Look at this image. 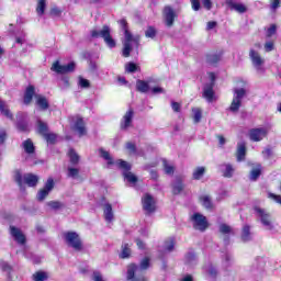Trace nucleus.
<instances>
[{
	"label": "nucleus",
	"mask_w": 281,
	"mask_h": 281,
	"mask_svg": "<svg viewBox=\"0 0 281 281\" xmlns=\"http://www.w3.org/2000/svg\"><path fill=\"white\" fill-rule=\"evenodd\" d=\"M123 32H124V41H123V56L124 58H128L131 56V52H133V47L136 49L139 48V35L133 36L128 31V23H126L125 19L119 21Z\"/></svg>",
	"instance_id": "nucleus-1"
},
{
	"label": "nucleus",
	"mask_w": 281,
	"mask_h": 281,
	"mask_svg": "<svg viewBox=\"0 0 281 281\" xmlns=\"http://www.w3.org/2000/svg\"><path fill=\"white\" fill-rule=\"evenodd\" d=\"M91 38H103L105 45L110 47V49H113V47L116 46L115 41L111 36V27L109 25H104L102 30H92L90 32Z\"/></svg>",
	"instance_id": "nucleus-2"
},
{
	"label": "nucleus",
	"mask_w": 281,
	"mask_h": 281,
	"mask_svg": "<svg viewBox=\"0 0 281 281\" xmlns=\"http://www.w3.org/2000/svg\"><path fill=\"white\" fill-rule=\"evenodd\" d=\"M14 180L16 181L20 190H23V186L26 184L29 188H35L38 183V176L33 173H25L22 176L21 171H15Z\"/></svg>",
	"instance_id": "nucleus-3"
},
{
	"label": "nucleus",
	"mask_w": 281,
	"mask_h": 281,
	"mask_svg": "<svg viewBox=\"0 0 281 281\" xmlns=\"http://www.w3.org/2000/svg\"><path fill=\"white\" fill-rule=\"evenodd\" d=\"M63 238L68 247L75 249V251H80L82 249V240L80 235L76 232H66L63 234Z\"/></svg>",
	"instance_id": "nucleus-4"
},
{
	"label": "nucleus",
	"mask_w": 281,
	"mask_h": 281,
	"mask_svg": "<svg viewBox=\"0 0 281 281\" xmlns=\"http://www.w3.org/2000/svg\"><path fill=\"white\" fill-rule=\"evenodd\" d=\"M150 267V258L145 257L139 266L132 263L127 267V280H133L137 273H142V271H146Z\"/></svg>",
	"instance_id": "nucleus-5"
},
{
	"label": "nucleus",
	"mask_w": 281,
	"mask_h": 281,
	"mask_svg": "<svg viewBox=\"0 0 281 281\" xmlns=\"http://www.w3.org/2000/svg\"><path fill=\"white\" fill-rule=\"evenodd\" d=\"M116 166L121 168V170H123V177L124 180L127 181V183H131V186H135L137 183V176L131 172V164L119 159Z\"/></svg>",
	"instance_id": "nucleus-6"
},
{
	"label": "nucleus",
	"mask_w": 281,
	"mask_h": 281,
	"mask_svg": "<svg viewBox=\"0 0 281 281\" xmlns=\"http://www.w3.org/2000/svg\"><path fill=\"white\" fill-rule=\"evenodd\" d=\"M210 82L204 86L203 98L209 102H214L216 95L214 94V82H216V75L209 72Z\"/></svg>",
	"instance_id": "nucleus-7"
},
{
	"label": "nucleus",
	"mask_w": 281,
	"mask_h": 281,
	"mask_svg": "<svg viewBox=\"0 0 281 281\" xmlns=\"http://www.w3.org/2000/svg\"><path fill=\"white\" fill-rule=\"evenodd\" d=\"M245 89L238 88L234 90V98L229 106V111L236 113L238 109H240V104L243 103V99L245 98Z\"/></svg>",
	"instance_id": "nucleus-8"
},
{
	"label": "nucleus",
	"mask_w": 281,
	"mask_h": 281,
	"mask_svg": "<svg viewBox=\"0 0 281 281\" xmlns=\"http://www.w3.org/2000/svg\"><path fill=\"white\" fill-rule=\"evenodd\" d=\"M191 221L194 229H199L200 232H205V229H207V217H205L203 214L194 213L191 216Z\"/></svg>",
	"instance_id": "nucleus-9"
},
{
	"label": "nucleus",
	"mask_w": 281,
	"mask_h": 281,
	"mask_svg": "<svg viewBox=\"0 0 281 281\" xmlns=\"http://www.w3.org/2000/svg\"><path fill=\"white\" fill-rule=\"evenodd\" d=\"M249 56L258 74H265V67H262V65H265V59H262L260 53L256 52L255 49H250Z\"/></svg>",
	"instance_id": "nucleus-10"
},
{
	"label": "nucleus",
	"mask_w": 281,
	"mask_h": 281,
	"mask_svg": "<svg viewBox=\"0 0 281 281\" xmlns=\"http://www.w3.org/2000/svg\"><path fill=\"white\" fill-rule=\"evenodd\" d=\"M142 204H143V210L146 212V214H153L155 210H157L155 198L150 195L149 193H146L142 198Z\"/></svg>",
	"instance_id": "nucleus-11"
},
{
	"label": "nucleus",
	"mask_w": 281,
	"mask_h": 281,
	"mask_svg": "<svg viewBox=\"0 0 281 281\" xmlns=\"http://www.w3.org/2000/svg\"><path fill=\"white\" fill-rule=\"evenodd\" d=\"M257 216L260 218L261 224L263 225L265 229L271 232L273 229V224L271 223V216L265 212V210L256 207L255 209Z\"/></svg>",
	"instance_id": "nucleus-12"
},
{
	"label": "nucleus",
	"mask_w": 281,
	"mask_h": 281,
	"mask_svg": "<svg viewBox=\"0 0 281 281\" xmlns=\"http://www.w3.org/2000/svg\"><path fill=\"white\" fill-rule=\"evenodd\" d=\"M76 69V63L71 61L67 65H60V63L55 61L52 66V70L56 71V74H70Z\"/></svg>",
	"instance_id": "nucleus-13"
},
{
	"label": "nucleus",
	"mask_w": 281,
	"mask_h": 281,
	"mask_svg": "<svg viewBox=\"0 0 281 281\" xmlns=\"http://www.w3.org/2000/svg\"><path fill=\"white\" fill-rule=\"evenodd\" d=\"M71 128L72 131H75V133H77V135H79V137L87 135V127H85V120H82V117L80 116H77L74 120Z\"/></svg>",
	"instance_id": "nucleus-14"
},
{
	"label": "nucleus",
	"mask_w": 281,
	"mask_h": 281,
	"mask_svg": "<svg viewBox=\"0 0 281 281\" xmlns=\"http://www.w3.org/2000/svg\"><path fill=\"white\" fill-rule=\"evenodd\" d=\"M54 190V179L49 178L45 186L44 189L40 190L37 193V201H45L47 196L49 195V192Z\"/></svg>",
	"instance_id": "nucleus-15"
},
{
	"label": "nucleus",
	"mask_w": 281,
	"mask_h": 281,
	"mask_svg": "<svg viewBox=\"0 0 281 281\" xmlns=\"http://www.w3.org/2000/svg\"><path fill=\"white\" fill-rule=\"evenodd\" d=\"M267 137V128L259 127L249 131V138L251 142H262Z\"/></svg>",
	"instance_id": "nucleus-16"
},
{
	"label": "nucleus",
	"mask_w": 281,
	"mask_h": 281,
	"mask_svg": "<svg viewBox=\"0 0 281 281\" xmlns=\"http://www.w3.org/2000/svg\"><path fill=\"white\" fill-rule=\"evenodd\" d=\"M175 250V237L166 239L162 247L159 248V258H164L166 254H170V251Z\"/></svg>",
	"instance_id": "nucleus-17"
},
{
	"label": "nucleus",
	"mask_w": 281,
	"mask_h": 281,
	"mask_svg": "<svg viewBox=\"0 0 281 281\" xmlns=\"http://www.w3.org/2000/svg\"><path fill=\"white\" fill-rule=\"evenodd\" d=\"M10 234L18 245H24L26 241L25 234L15 226H10Z\"/></svg>",
	"instance_id": "nucleus-18"
},
{
	"label": "nucleus",
	"mask_w": 281,
	"mask_h": 281,
	"mask_svg": "<svg viewBox=\"0 0 281 281\" xmlns=\"http://www.w3.org/2000/svg\"><path fill=\"white\" fill-rule=\"evenodd\" d=\"M133 115H135V112H133V109H130L125 115L123 116V120L121 122V128L122 131H126L127 128H131L133 125Z\"/></svg>",
	"instance_id": "nucleus-19"
},
{
	"label": "nucleus",
	"mask_w": 281,
	"mask_h": 281,
	"mask_svg": "<svg viewBox=\"0 0 281 281\" xmlns=\"http://www.w3.org/2000/svg\"><path fill=\"white\" fill-rule=\"evenodd\" d=\"M164 14L167 27H172L175 23V10H172V8L170 7H166L164 10Z\"/></svg>",
	"instance_id": "nucleus-20"
},
{
	"label": "nucleus",
	"mask_w": 281,
	"mask_h": 281,
	"mask_svg": "<svg viewBox=\"0 0 281 281\" xmlns=\"http://www.w3.org/2000/svg\"><path fill=\"white\" fill-rule=\"evenodd\" d=\"M246 155H247V145L245 144V142L238 143L237 153H236L237 161H245Z\"/></svg>",
	"instance_id": "nucleus-21"
},
{
	"label": "nucleus",
	"mask_w": 281,
	"mask_h": 281,
	"mask_svg": "<svg viewBox=\"0 0 281 281\" xmlns=\"http://www.w3.org/2000/svg\"><path fill=\"white\" fill-rule=\"evenodd\" d=\"M227 4L232 8V10L239 12V14H245V12H247V7H245V4L243 3H238L234 0H228Z\"/></svg>",
	"instance_id": "nucleus-22"
},
{
	"label": "nucleus",
	"mask_w": 281,
	"mask_h": 281,
	"mask_svg": "<svg viewBox=\"0 0 281 281\" xmlns=\"http://www.w3.org/2000/svg\"><path fill=\"white\" fill-rule=\"evenodd\" d=\"M35 98L36 106H38L41 111H47L49 109V101H47V98L43 95H36Z\"/></svg>",
	"instance_id": "nucleus-23"
},
{
	"label": "nucleus",
	"mask_w": 281,
	"mask_h": 281,
	"mask_svg": "<svg viewBox=\"0 0 281 281\" xmlns=\"http://www.w3.org/2000/svg\"><path fill=\"white\" fill-rule=\"evenodd\" d=\"M103 214L106 223H111L113 221V206L110 203L104 204Z\"/></svg>",
	"instance_id": "nucleus-24"
},
{
	"label": "nucleus",
	"mask_w": 281,
	"mask_h": 281,
	"mask_svg": "<svg viewBox=\"0 0 281 281\" xmlns=\"http://www.w3.org/2000/svg\"><path fill=\"white\" fill-rule=\"evenodd\" d=\"M99 153H100V157H102V159L106 161L108 167L114 166V164L117 165V160L114 162L113 157H111V154H109V151L104 150L103 148H100Z\"/></svg>",
	"instance_id": "nucleus-25"
},
{
	"label": "nucleus",
	"mask_w": 281,
	"mask_h": 281,
	"mask_svg": "<svg viewBox=\"0 0 281 281\" xmlns=\"http://www.w3.org/2000/svg\"><path fill=\"white\" fill-rule=\"evenodd\" d=\"M22 148L24 149L26 155H34L35 153L34 143L30 138L22 143Z\"/></svg>",
	"instance_id": "nucleus-26"
},
{
	"label": "nucleus",
	"mask_w": 281,
	"mask_h": 281,
	"mask_svg": "<svg viewBox=\"0 0 281 281\" xmlns=\"http://www.w3.org/2000/svg\"><path fill=\"white\" fill-rule=\"evenodd\" d=\"M34 86H29L24 92V99L23 102L24 104H30L32 102V98H34Z\"/></svg>",
	"instance_id": "nucleus-27"
},
{
	"label": "nucleus",
	"mask_w": 281,
	"mask_h": 281,
	"mask_svg": "<svg viewBox=\"0 0 281 281\" xmlns=\"http://www.w3.org/2000/svg\"><path fill=\"white\" fill-rule=\"evenodd\" d=\"M184 262L186 265H188L189 267H194V265H196V255L194 254V251L190 250L186 257H184Z\"/></svg>",
	"instance_id": "nucleus-28"
},
{
	"label": "nucleus",
	"mask_w": 281,
	"mask_h": 281,
	"mask_svg": "<svg viewBox=\"0 0 281 281\" xmlns=\"http://www.w3.org/2000/svg\"><path fill=\"white\" fill-rule=\"evenodd\" d=\"M136 89L140 93H148V91H150V86H148V82H146L144 80H137L136 81Z\"/></svg>",
	"instance_id": "nucleus-29"
},
{
	"label": "nucleus",
	"mask_w": 281,
	"mask_h": 281,
	"mask_svg": "<svg viewBox=\"0 0 281 281\" xmlns=\"http://www.w3.org/2000/svg\"><path fill=\"white\" fill-rule=\"evenodd\" d=\"M200 201L206 210H212L214 207V204L212 203V198L210 195H201Z\"/></svg>",
	"instance_id": "nucleus-30"
},
{
	"label": "nucleus",
	"mask_w": 281,
	"mask_h": 281,
	"mask_svg": "<svg viewBox=\"0 0 281 281\" xmlns=\"http://www.w3.org/2000/svg\"><path fill=\"white\" fill-rule=\"evenodd\" d=\"M261 173H262V167L260 165H257L256 168H254L250 171V176H249L250 181H257L258 177H260Z\"/></svg>",
	"instance_id": "nucleus-31"
},
{
	"label": "nucleus",
	"mask_w": 281,
	"mask_h": 281,
	"mask_svg": "<svg viewBox=\"0 0 281 281\" xmlns=\"http://www.w3.org/2000/svg\"><path fill=\"white\" fill-rule=\"evenodd\" d=\"M241 240L247 243L251 240V232L249 225H245L241 231Z\"/></svg>",
	"instance_id": "nucleus-32"
},
{
	"label": "nucleus",
	"mask_w": 281,
	"mask_h": 281,
	"mask_svg": "<svg viewBox=\"0 0 281 281\" xmlns=\"http://www.w3.org/2000/svg\"><path fill=\"white\" fill-rule=\"evenodd\" d=\"M0 269L3 271V273L8 274V278L10 280V273H12L11 265L5 260H0Z\"/></svg>",
	"instance_id": "nucleus-33"
},
{
	"label": "nucleus",
	"mask_w": 281,
	"mask_h": 281,
	"mask_svg": "<svg viewBox=\"0 0 281 281\" xmlns=\"http://www.w3.org/2000/svg\"><path fill=\"white\" fill-rule=\"evenodd\" d=\"M45 8H47V0H37L36 12L38 16H43L45 14Z\"/></svg>",
	"instance_id": "nucleus-34"
},
{
	"label": "nucleus",
	"mask_w": 281,
	"mask_h": 281,
	"mask_svg": "<svg viewBox=\"0 0 281 281\" xmlns=\"http://www.w3.org/2000/svg\"><path fill=\"white\" fill-rule=\"evenodd\" d=\"M0 113L8 117V120H12V112L8 109V105H5V102L0 100Z\"/></svg>",
	"instance_id": "nucleus-35"
},
{
	"label": "nucleus",
	"mask_w": 281,
	"mask_h": 281,
	"mask_svg": "<svg viewBox=\"0 0 281 281\" xmlns=\"http://www.w3.org/2000/svg\"><path fill=\"white\" fill-rule=\"evenodd\" d=\"M172 191L173 194H181V192H183V182H181V179H177L173 182Z\"/></svg>",
	"instance_id": "nucleus-36"
},
{
	"label": "nucleus",
	"mask_w": 281,
	"mask_h": 281,
	"mask_svg": "<svg viewBox=\"0 0 281 281\" xmlns=\"http://www.w3.org/2000/svg\"><path fill=\"white\" fill-rule=\"evenodd\" d=\"M223 176L227 179H232L234 175V167L231 164L224 165Z\"/></svg>",
	"instance_id": "nucleus-37"
},
{
	"label": "nucleus",
	"mask_w": 281,
	"mask_h": 281,
	"mask_svg": "<svg viewBox=\"0 0 281 281\" xmlns=\"http://www.w3.org/2000/svg\"><path fill=\"white\" fill-rule=\"evenodd\" d=\"M203 175H205V167H198L193 171V179L195 181H199V179H201Z\"/></svg>",
	"instance_id": "nucleus-38"
},
{
	"label": "nucleus",
	"mask_w": 281,
	"mask_h": 281,
	"mask_svg": "<svg viewBox=\"0 0 281 281\" xmlns=\"http://www.w3.org/2000/svg\"><path fill=\"white\" fill-rule=\"evenodd\" d=\"M68 157L70 159V164H72L74 166H76V164L80 161V157L78 156V154H76V150L74 149H69Z\"/></svg>",
	"instance_id": "nucleus-39"
},
{
	"label": "nucleus",
	"mask_w": 281,
	"mask_h": 281,
	"mask_svg": "<svg viewBox=\"0 0 281 281\" xmlns=\"http://www.w3.org/2000/svg\"><path fill=\"white\" fill-rule=\"evenodd\" d=\"M130 256H131V246H128V244H123L120 258H130Z\"/></svg>",
	"instance_id": "nucleus-40"
},
{
	"label": "nucleus",
	"mask_w": 281,
	"mask_h": 281,
	"mask_svg": "<svg viewBox=\"0 0 281 281\" xmlns=\"http://www.w3.org/2000/svg\"><path fill=\"white\" fill-rule=\"evenodd\" d=\"M192 113H193V122L195 124H199V122H201V117H203L201 109L194 108V109H192Z\"/></svg>",
	"instance_id": "nucleus-41"
},
{
	"label": "nucleus",
	"mask_w": 281,
	"mask_h": 281,
	"mask_svg": "<svg viewBox=\"0 0 281 281\" xmlns=\"http://www.w3.org/2000/svg\"><path fill=\"white\" fill-rule=\"evenodd\" d=\"M37 131L41 135H47V123L43 121H37Z\"/></svg>",
	"instance_id": "nucleus-42"
},
{
	"label": "nucleus",
	"mask_w": 281,
	"mask_h": 281,
	"mask_svg": "<svg viewBox=\"0 0 281 281\" xmlns=\"http://www.w3.org/2000/svg\"><path fill=\"white\" fill-rule=\"evenodd\" d=\"M203 271H205V273H209L211 278H216V268H214V266L212 265L204 266Z\"/></svg>",
	"instance_id": "nucleus-43"
},
{
	"label": "nucleus",
	"mask_w": 281,
	"mask_h": 281,
	"mask_svg": "<svg viewBox=\"0 0 281 281\" xmlns=\"http://www.w3.org/2000/svg\"><path fill=\"white\" fill-rule=\"evenodd\" d=\"M15 41L19 45H23L25 43V32L24 31H19L15 34Z\"/></svg>",
	"instance_id": "nucleus-44"
},
{
	"label": "nucleus",
	"mask_w": 281,
	"mask_h": 281,
	"mask_svg": "<svg viewBox=\"0 0 281 281\" xmlns=\"http://www.w3.org/2000/svg\"><path fill=\"white\" fill-rule=\"evenodd\" d=\"M44 137L47 144H56V139H58V136L54 133H46Z\"/></svg>",
	"instance_id": "nucleus-45"
},
{
	"label": "nucleus",
	"mask_w": 281,
	"mask_h": 281,
	"mask_svg": "<svg viewBox=\"0 0 281 281\" xmlns=\"http://www.w3.org/2000/svg\"><path fill=\"white\" fill-rule=\"evenodd\" d=\"M78 87H80V89H89V87H91V83L89 82V80L79 77L78 78Z\"/></svg>",
	"instance_id": "nucleus-46"
},
{
	"label": "nucleus",
	"mask_w": 281,
	"mask_h": 281,
	"mask_svg": "<svg viewBox=\"0 0 281 281\" xmlns=\"http://www.w3.org/2000/svg\"><path fill=\"white\" fill-rule=\"evenodd\" d=\"M34 281H45L47 280V273L43 271H38L33 274Z\"/></svg>",
	"instance_id": "nucleus-47"
},
{
	"label": "nucleus",
	"mask_w": 281,
	"mask_h": 281,
	"mask_svg": "<svg viewBox=\"0 0 281 281\" xmlns=\"http://www.w3.org/2000/svg\"><path fill=\"white\" fill-rule=\"evenodd\" d=\"M218 60H221V55L218 54H213L207 56V63H210V65H216Z\"/></svg>",
	"instance_id": "nucleus-48"
},
{
	"label": "nucleus",
	"mask_w": 281,
	"mask_h": 281,
	"mask_svg": "<svg viewBox=\"0 0 281 281\" xmlns=\"http://www.w3.org/2000/svg\"><path fill=\"white\" fill-rule=\"evenodd\" d=\"M164 167L166 175H175V167L168 164V160H164Z\"/></svg>",
	"instance_id": "nucleus-49"
},
{
	"label": "nucleus",
	"mask_w": 281,
	"mask_h": 281,
	"mask_svg": "<svg viewBox=\"0 0 281 281\" xmlns=\"http://www.w3.org/2000/svg\"><path fill=\"white\" fill-rule=\"evenodd\" d=\"M126 149L130 151V155H140V154L137 151V147L135 146L134 143H127V144H126Z\"/></svg>",
	"instance_id": "nucleus-50"
},
{
	"label": "nucleus",
	"mask_w": 281,
	"mask_h": 281,
	"mask_svg": "<svg viewBox=\"0 0 281 281\" xmlns=\"http://www.w3.org/2000/svg\"><path fill=\"white\" fill-rule=\"evenodd\" d=\"M145 36L147 38H155V36H157V30H155L153 26H149L145 32Z\"/></svg>",
	"instance_id": "nucleus-51"
},
{
	"label": "nucleus",
	"mask_w": 281,
	"mask_h": 281,
	"mask_svg": "<svg viewBox=\"0 0 281 281\" xmlns=\"http://www.w3.org/2000/svg\"><path fill=\"white\" fill-rule=\"evenodd\" d=\"M125 71H127V74H135V71H137V65H135V63L126 64Z\"/></svg>",
	"instance_id": "nucleus-52"
},
{
	"label": "nucleus",
	"mask_w": 281,
	"mask_h": 281,
	"mask_svg": "<svg viewBox=\"0 0 281 281\" xmlns=\"http://www.w3.org/2000/svg\"><path fill=\"white\" fill-rule=\"evenodd\" d=\"M220 232L221 234H232V227L227 224H221Z\"/></svg>",
	"instance_id": "nucleus-53"
},
{
	"label": "nucleus",
	"mask_w": 281,
	"mask_h": 281,
	"mask_svg": "<svg viewBox=\"0 0 281 281\" xmlns=\"http://www.w3.org/2000/svg\"><path fill=\"white\" fill-rule=\"evenodd\" d=\"M232 262H234V259L232 258V255H229L228 252L225 254V258L223 261V266L224 267H231Z\"/></svg>",
	"instance_id": "nucleus-54"
},
{
	"label": "nucleus",
	"mask_w": 281,
	"mask_h": 281,
	"mask_svg": "<svg viewBox=\"0 0 281 281\" xmlns=\"http://www.w3.org/2000/svg\"><path fill=\"white\" fill-rule=\"evenodd\" d=\"M276 32H277L276 24H271L270 27H268V30L266 32V36L268 38H271V36H273V34H276Z\"/></svg>",
	"instance_id": "nucleus-55"
},
{
	"label": "nucleus",
	"mask_w": 281,
	"mask_h": 281,
	"mask_svg": "<svg viewBox=\"0 0 281 281\" xmlns=\"http://www.w3.org/2000/svg\"><path fill=\"white\" fill-rule=\"evenodd\" d=\"M48 207H52V210H60L63 207V203L50 201L47 203Z\"/></svg>",
	"instance_id": "nucleus-56"
},
{
	"label": "nucleus",
	"mask_w": 281,
	"mask_h": 281,
	"mask_svg": "<svg viewBox=\"0 0 281 281\" xmlns=\"http://www.w3.org/2000/svg\"><path fill=\"white\" fill-rule=\"evenodd\" d=\"M79 170L77 168H68V177H70L71 179H76V177L79 175Z\"/></svg>",
	"instance_id": "nucleus-57"
},
{
	"label": "nucleus",
	"mask_w": 281,
	"mask_h": 281,
	"mask_svg": "<svg viewBox=\"0 0 281 281\" xmlns=\"http://www.w3.org/2000/svg\"><path fill=\"white\" fill-rule=\"evenodd\" d=\"M273 49H276V45L273 44V42L268 41L265 44V52H273Z\"/></svg>",
	"instance_id": "nucleus-58"
},
{
	"label": "nucleus",
	"mask_w": 281,
	"mask_h": 281,
	"mask_svg": "<svg viewBox=\"0 0 281 281\" xmlns=\"http://www.w3.org/2000/svg\"><path fill=\"white\" fill-rule=\"evenodd\" d=\"M192 10L199 12L201 10V2L199 0H191Z\"/></svg>",
	"instance_id": "nucleus-59"
},
{
	"label": "nucleus",
	"mask_w": 281,
	"mask_h": 281,
	"mask_svg": "<svg viewBox=\"0 0 281 281\" xmlns=\"http://www.w3.org/2000/svg\"><path fill=\"white\" fill-rule=\"evenodd\" d=\"M280 3L281 0H272L270 4V9L272 10V12H276V10L280 8Z\"/></svg>",
	"instance_id": "nucleus-60"
},
{
	"label": "nucleus",
	"mask_w": 281,
	"mask_h": 281,
	"mask_svg": "<svg viewBox=\"0 0 281 281\" xmlns=\"http://www.w3.org/2000/svg\"><path fill=\"white\" fill-rule=\"evenodd\" d=\"M18 128H19V131H22V132L27 131V123L19 120L18 121Z\"/></svg>",
	"instance_id": "nucleus-61"
},
{
	"label": "nucleus",
	"mask_w": 281,
	"mask_h": 281,
	"mask_svg": "<svg viewBox=\"0 0 281 281\" xmlns=\"http://www.w3.org/2000/svg\"><path fill=\"white\" fill-rule=\"evenodd\" d=\"M92 278H93L94 281H104V279L102 278V274L98 271L93 272Z\"/></svg>",
	"instance_id": "nucleus-62"
},
{
	"label": "nucleus",
	"mask_w": 281,
	"mask_h": 281,
	"mask_svg": "<svg viewBox=\"0 0 281 281\" xmlns=\"http://www.w3.org/2000/svg\"><path fill=\"white\" fill-rule=\"evenodd\" d=\"M164 92H165V91H164V88H161V87H155V88L151 89V93H153L154 95H157V94L164 93Z\"/></svg>",
	"instance_id": "nucleus-63"
},
{
	"label": "nucleus",
	"mask_w": 281,
	"mask_h": 281,
	"mask_svg": "<svg viewBox=\"0 0 281 281\" xmlns=\"http://www.w3.org/2000/svg\"><path fill=\"white\" fill-rule=\"evenodd\" d=\"M61 11L58 8H53L50 10V16H60Z\"/></svg>",
	"instance_id": "nucleus-64"
}]
</instances>
